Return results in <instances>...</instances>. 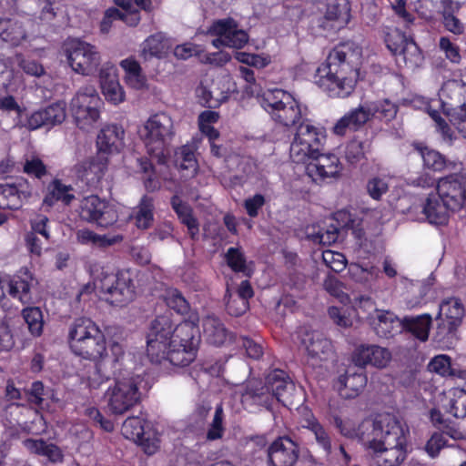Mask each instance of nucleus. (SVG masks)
<instances>
[{
	"mask_svg": "<svg viewBox=\"0 0 466 466\" xmlns=\"http://www.w3.org/2000/svg\"><path fill=\"white\" fill-rule=\"evenodd\" d=\"M172 317V313L167 311L152 320L147 335V355L149 360L163 358L164 350L170 343L178 342L176 335L180 324H175Z\"/></svg>",
	"mask_w": 466,
	"mask_h": 466,
	"instance_id": "10",
	"label": "nucleus"
},
{
	"mask_svg": "<svg viewBox=\"0 0 466 466\" xmlns=\"http://www.w3.org/2000/svg\"><path fill=\"white\" fill-rule=\"evenodd\" d=\"M268 466H294L299 458V447L289 437L276 439L268 448Z\"/></svg>",
	"mask_w": 466,
	"mask_h": 466,
	"instance_id": "22",
	"label": "nucleus"
},
{
	"mask_svg": "<svg viewBox=\"0 0 466 466\" xmlns=\"http://www.w3.org/2000/svg\"><path fill=\"white\" fill-rule=\"evenodd\" d=\"M362 428L371 429L370 433H362L361 441L377 466L402 464L408 454L409 429L395 415L379 414L373 423H364Z\"/></svg>",
	"mask_w": 466,
	"mask_h": 466,
	"instance_id": "1",
	"label": "nucleus"
},
{
	"mask_svg": "<svg viewBox=\"0 0 466 466\" xmlns=\"http://www.w3.org/2000/svg\"><path fill=\"white\" fill-rule=\"evenodd\" d=\"M107 166V157L96 155L78 163L75 168L79 179L88 187H96L106 174Z\"/></svg>",
	"mask_w": 466,
	"mask_h": 466,
	"instance_id": "24",
	"label": "nucleus"
},
{
	"mask_svg": "<svg viewBox=\"0 0 466 466\" xmlns=\"http://www.w3.org/2000/svg\"><path fill=\"white\" fill-rule=\"evenodd\" d=\"M121 432L126 439L141 441L146 435L144 420L140 417L127 418L122 424Z\"/></svg>",
	"mask_w": 466,
	"mask_h": 466,
	"instance_id": "46",
	"label": "nucleus"
},
{
	"mask_svg": "<svg viewBox=\"0 0 466 466\" xmlns=\"http://www.w3.org/2000/svg\"><path fill=\"white\" fill-rule=\"evenodd\" d=\"M124 129L116 125L102 128L96 137L97 155L118 153L124 147Z\"/></svg>",
	"mask_w": 466,
	"mask_h": 466,
	"instance_id": "27",
	"label": "nucleus"
},
{
	"mask_svg": "<svg viewBox=\"0 0 466 466\" xmlns=\"http://www.w3.org/2000/svg\"><path fill=\"white\" fill-rule=\"evenodd\" d=\"M464 316L465 309L459 299H443L439 306V313L436 318L440 322L437 326L435 339L438 342H447L453 338Z\"/></svg>",
	"mask_w": 466,
	"mask_h": 466,
	"instance_id": "14",
	"label": "nucleus"
},
{
	"mask_svg": "<svg viewBox=\"0 0 466 466\" xmlns=\"http://www.w3.org/2000/svg\"><path fill=\"white\" fill-rule=\"evenodd\" d=\"M323 287L328 293L338 298L341 302L349 300V297L343 291L342 283L336 277L328 276L323 282Z\"/></svg>",
	"mask_w": 466,
	"mask_h": 466,
	"instance_id": "62",
	"label": "nucleus"
},
{
	"mask_svg": "<svg viewBox=\"0 0 466 466\" xmlns=\"http://www.w3.org/2000/svg\"><path fill=\"white\" fill-rule=\"evenodd\" d=\"M241 400L247 408L262 406L269 409L273 403V395L270 392L268 382L263 385L260 381L250 380L246 385Z\"/></svg>",
	"mask_w": 466,
	"mask_h": 466,
	"instance_id": "31",
	"label": "nucleus"
},
{
	"mask_svg": "<svg viewBox=\"0 0 466 466\" xmlns=\"http://www.w3.org/2000/svg\"><path fill=\"white\" fill-rule=\"evenodd\" d=\"M140 376L117 379L105 393V401L111 413L122 415L137 405L141 399Z\"/></svg>",
	"mask_w": 466,
	"mask_h": 466,
	"instance_id": "9",
	"label": "nucleus"
},
{
	"mask_svg": "<svg viewBox=\"0 0 466 466\" xmlns=\"http://www.w3.org/2000/svg\"><path fill=\"white\" fill-rule=\"evenodd\" d=\"M202 326L203 335L210 344L220 346L230 339V336L223 323L215 316H207L204 318Z\"/></svg>",
	"mask_w": 466,
	"mask_h": 466,
	"instance_id": "36",
	"label": "nucleus"
},
{
	"mask_svg": "<svg viewBox=\"0 0 466 466\" xmlns=\"http://www.w3.org/2000/svg\"><path fill=\"white\" fill-rule=\"evenodd\" d=\"M17 64L23 71L34 76H40L44 74L45 70L42 65L35 60L25 58L19 55L16 56Z\"/></svg>",
	"mask_w": 466,
	"mask_h": 466,
	"instance_id": "63",
	"label": "nucleus"
},
{
	"mask_svg": "<svg viewBox=\"0 0 466 466\" xmlns=\"http://www.w3.org/2000/svg\"><path fill=\"white\" fill-rule=\"evenodd\" d=\"M428 369L430 371L441 376H451L454 374L451 369V358L443 354L434 357L430 361Z\"/></svg>",
	"mask_w": 466,
	"mask_h": 466,
	"instance_id": "56",
	"label": "nucleus"
},
{
	"mask_svg": "<svg viewBox=\"0 0 466 466\" xmlns=\"http://www.w3.org/2000/svg\"><path fill=\"white\" fill-rule=\"evenodd\" d=\"M77 243L95 248H107L122 241L121 235H99L88 228H81L76 232Z\"/></svg>",
	"mask_w": 466,
	"mask_h": 466,
	"instance_id": "35",
	"label": "nucleus"
},
{
	"mask_svg": "<svg viewBox=\"0 0 466 466\" xmlns=\"http://www.w3.org/2000/svg\"><path fill=\"white\" fill-rule=\"evenodd\" d=\"M339 237V229L335 226H329L326 230H319L318 233L312 235L314 242L322 245H331L335 243Z\"/></svg>",
	"mask_w": 466,
	"mask_h": 466,
	"instance_id": "64",
	"label": "nucleus"
},
{
	"mask_svg": "<svg viewBox=\"0 0 466 466\" xmlns=\"http://www.w3.org/2000/svg\"><path fill=\"white\" fill-rule=\"evenodd\" d=\"M325 140L321 127L313 125L309 119H303L297 127L289 147V156L295 163H307L316 156Z\"/></svg>",
	"mask_w": 466,
	"mask_h": 466,
	"instance_id": "8",
	"label": "nucleus"
},
{
	"mask_svg": "<svg viewBox=\"0 0 466 466\" xmlns=\"http://www.w3.org/2000/svg\"><path fill=\"white\" fill-rule=\"evenodd\" d=\"M225 257L228 267L232 270L242 273L248 272L246 258L239 248H229Z\"/></svg>",
	"mask_w": 466,
	"mask_h": 466,
	"instance_id": "55",
	"label": "nucleus"
},
{
	"mask_svg": "<svg viewBox=\"0 0 466 466\" xmlns=\"http://www.w3.org/2000/svg\"><path fill=\"white\" fill-rule=\"evenodd\" d=\"M177 165L179 169L187 172V176H194L198 170V162L193 148L190 146H183L177 153Z\"/></svg>",
	"mask_w": 466,
	"mask_h": 466,
	"instance_id": "49",
	"label": "nucleus"
},
{
	"mask_svg": "<svg viewBox=\"0 0 466 466\" xmlns=\"http://www.w3.org/2000/svg\"><path fill=\"white\" fill-rule=\"evenodd\" d=\"M458 131L466 137V106L443 111Z\"/></svg>",
	"mask_w": 466,
	"mask_h": 466,
	"instance_id": "60",
	"label": "nucleus"
},
{
	"mask_svg": "<svg viewBox=\"0 0 466 466\" xmlns=\"http://www.w3.org/2000/svg\"><path fill=\"white\" fill-rule=\"evenodd\" d=\"M223 420L224 410L222 405L219 404L216 407L212 423L207 433V438L208 440L214 441L222 437L224 432Z\"/></svg>",
	"mask_w": 466,
	"mask_h": 466,
	"instance_id": "58",
	"label": "nucleus"
},
{
	"mask_svg": "<svg viewBox=\"0 0 466 466\" xmlns=\"http://www.w3.org/2000/svg\"><path fill=\"white\" fill-rule=\"evenodd\" d=\"M322 260L328 268L335 272H341L347 264L346 258L342 253L329 249L322 252Z\"/></svg>",
	"mask_w": 466,
	"mask_h": 466,
	"instance_id": "57",
	"label": "nucleus"
},
{
	"mask_svg": "<svg viewBox=\"0 0 466 466\" xmlns=\"http://www.w3.org/2000/svg\"><path fill=\"white\" fill-rule=\"evenodd\" d=\"M101 99L94 86L80 89L71 101V110L77 127L88 131L99 119Z\"/></svg>",
	"mask_w": 466,
	"mask_h": 466,
	"instance_id": "12",
	"label": "nucleus"
},
{
	"mask_svg": "<svg viewBox=\"0 0 466 466\" xmlns=\"http://www.w3.org/2000/svg\"><path fill=\"white\" fill-rule=\"evenodd\" d=\"M67 340L72 352L84 359L99 360L106 354L105 335L88 318L76 319L70 324Z\"/></svg>",
	"mask_w": 466,
	"mask_h": 466,
	"instance_id": "3",
	"label": "nucleus"
},
{
	"mask_svg": "<svg viewBox=\"0 0 466 466\" xmlns=\"http://www.w3.org/2000/svg\"><path fill=\"white\" fill-rule=\"evenodd\" d=\"M99 79L102 92L106 99L115 105L124 101L125 93L116 75V68L106 63L99 69Z\"/></svg>",
	"mask_w": 466,
	"mask_h": 466,
	"instance_id": "26",
	"label": "nucleus"
},
{
	"mask_svg": "<svg viewBox=\"0 0 466 466\" xmlns=\"http://www.w3.org/2000/svg\"><path fill=\"white\" fill-rule=\"evenodd\" d=\"M450 206L446 205V201L441 200L439 194H430L423 206V213L431 224L444 225L448 222Z\"/></svg>",
	"mask_w": 466,
	"mask_h": 466,
	"instance_id": "34",
	"label": "nucleus"
},
{
	"mask_svg": "<svg viewBox=\"0 0 466 466\" xmlns=\"http://www.w3.org/2000/svg\"><path fill=\"white\" fill-rule=\"evenodd\" d=\"M259 103L274 121L286 127L302 121L308 113L306 106L282 89L267 90Z\"/></svg>",
	"mask_w": 466,
	"mask_h": 466,
	"instance_id": "6",
	"label": "nucleus"
},
{
	"mask_svg": "<svg viewBox=\"0 0 466 466\" xmlns=\"http://www.w3.org/2000/svg\"><path fill=\"white\" fill-rule=\"evenodd\" d=\"M154 203L153 199L147 196H144L136 211V225L139 228H148L154 219Z\"/></svg>",
	"mask_w": 466,
	"mask_h": 466,
	"instance_id": "45",
	"label": "nucleus"
},
{
	"mask_svg": "<svg viewBox=\"0 0 466 466\" xmlns=\"http://www.w3.org/2000/svg\"><path fill=\"white\" fill-rule=\"evenodd\" d=\"M208 33L217 37L212 40L216 48L228 46L231 48H242L248 41V34L239 29L238 24L232 18L220 19L213 23Z\"/></svg>",
	"mask_w": 466,
	"mask_h": 466,
	"instance_id": "19",
	"label": "nucleus"
},
{
	"mask_svg": "<svg viewBox=\"0 0 466 466\" xmlns=\"http://www.w3.org/2000/svg\"><path fill=\"white\" fill-rule=\"evenodd\" d=\"M397 112L398 106L389 99L360 105L341 116L333 126L332 131L335 135L342 137L348 131L359 130L372 117L390 121L395 118Z\"/></svg>",
	"mask_w": 466,
	"mask_h": 466,
	"instance_id": "4",
	"label": "nucleus"
},
{
	"mask_svg": "<svg viewBox=\"0 0 466 466\" xmlns=\"http://www.w3.org/2000/svg\"><path fill=\"white\" fill-rule=\"evenodd\" d=\"M72 187L62 184L59 180H55L49 186V193L45 198V202L53 205L56 201H62L66 205H69L75 198L71 193Z\"/></svg>",
	"mask_w": 466,
	"mask_h": 466,
	"instance_id": "44",
	"label": "nucleus"
},
{
	"mask_svg": "<svg viewBox=\"0 0 466 466\" xmlns=\"http://www.w3.org/2000/svg\"><path fill=\"white\" fill-rule=\"evenodd\" d=\"M225 299L227 300V310L232 316H240L248 309V301L237 297L228 286L227 288Z\"/></svg>",
	"mask_w": 466,
	"mask_h": 466,
	"instance_id": "53",
	"label": "nucleus"
},
{
	"mask_svg": "<svg viewBox=\"0 0 466 466\" xmlns=\"http://www.w3.org/2000/svg\"><path fill=\"white\" fill-rule=\"evenodd\" d=\"M416 149L419 151L425 167L431 169L435 172H441L451 166V162L448 161L444 156L440 152L431 149L427 147H417Z\"/></svg>",
	"mask_w": 466,
	"mask_h": 466,
	"instance_id": "42",
	"label": "nucleus"
},
{
	"mask_svg": "<svg viewBox=\"0 0 466 466\" xmlns=\"http://www.w3.org/2000/svg\"><path fill=\"white\" fill-rule=\"evenodd\" d=\"M436 191L441 200L446 201L452 212L466 210V176L450 175L440 178Z\"/></svg>",
	"mask_w": 466,
	"mask_h": 466,
	"instance_id": "17",
	"label": "nucleus"
},
{
	"mask_svg": "<svg viewBox=\"0 0 466 466\" xmlns=\"http://www.w3.org/2000/svg\"><path fill=\"white\" fill-rule=\"evenodd\" d=\"M5 279V290L12 298L17 299L22 304L30 302V284L26 279H22L19 276L7 278Z\"/></svg>",
	"mask_w": 466,
	"mask_h": 466,
	"instance_id": "43",
	"label": "nucleus"
},
{
	"mask_svg": "<svg viewBox=\"0 0 466 466\" xmlns=\"http://www.w3.org/2000/svg\"><path fill=\"white\" fill-rule=\"evenodd\" d=\"M366 384L367 376L364 373L347 371L338 378L335 387L342 398L354 399L360 395Z\"/></svg>",
	"mask_w": 466,
	"mask_h": 466,
	"instance_id": "33",
	"label": "nucleus"
},
{
	"mask_svg": "<svg viewBox=\"0 0 466 466\" xmlns=\"http://www.w3.org/2000/svg\"><path fill=\"white\" fill-rule=\"evenodd\" d=\"M300 346L307 354V363L317 367L326 361L333 353L331 341L318 331H301Z\"/></svg>",
	"mask_w": 466,
	"mask_h": 466,
	"instance_id": "20",
	"label": "nucleus"
},
{
	"mask_svg": "<svg viewBox=\"0 0 466 466\" xmlns=\"http://www.w3.org/2000/svg\"><path fill=\"white\" fill-rule=\"evenodd\" d=\"M138 134L147 153L160 161L175 137L173 119L166 113L155 114L141 126Z\"/></svg>",
	"mask_w": 466,
	"mask_h": 466,
	"instance_id": "5",
	"label": "nucleus"
},
{
	"mask_svg": "<svg viewBox=\"0 0 466 466\" xmlns=\"http://www.w3.org/2000/svg\"><path fill=\"white\" fill-rule=\"evenodd\" d=\"M66 118L65 106L61 103L53 104L46 108L34 112L27 119L29 129H37L44 126L61 124Z\"/></svg>",
	"mask_w": 466,
	"mask_h": 466,
	"instance_id": "30",
	"label": "nucleus"
},
{
	"mask_svg": "<svg viewBox=\"0 0 466 466\" xmlns=\"http://www.w3.org/2000/svg\"><path fill=\"white\" fill-rule=\"evenodd\" d=\"M79 215L82 219L95 222L103 228L113 225L118 218L115 208L96 195L87 196L81 200Z\"/></svg>",
	"mask_w": 466,
	"mask_h": 466,
	"instance_id": "18",
	"label": "nucleus"
},
{
	"mask_svg": "<svg viewBox=\"0 0 466 466\" xmlns=\"http://www.w3.org/2000/svg\"><path fill=\"white\" fill-rule=\"evenodd\" d=\"M300 424L302 428L308 429L312 432L317 443L327 454L330 453L331 441L329 435L310 411L305 410Z\"/></svg>",
	"mask_w": 466,
	"mask_h": 466,
	"instance_id": "37",
	"label": "nucleus"
},
{
	"mask_svg": "<svg viewBox=\"0 0 466 466\" xmlns=\"http://www.w3.org/2000/svg\"><path fill=\"white\" fill-rule=\"evenodd\" d=\"M23 317L34 336H39L43 329V318L41 310L36 308H26L23 310Z\"/></svg>",
	"mask_w": 466,
	"mask_h": 466,
	"instance_id": "54",
	"label": "nucleus"
},
{
	"mask_svg": "<svg viewBox=\"0 0 466 466\" xmlns=\"http://www.w3.org/2000/svg\"><path fill=\"white\" fill-rule=\"evenodd\" d=\"M385 43L400 65L414 69L422 64L423 55L417 44L400 30L390 29L385 35Z\"/></svg>",
	"mask_w": 466,
	"mask_h": 466,
	"instance_id": "15",
	"label": "nucleus"
},
{
	"mask_svg": "<svg viewBox=\"0 0 466 466\" xmlns=\"http://www.w3.org/2000/svg\"><path fill=\"white\" fill-rule=\"evenodd\" d=\"M370 147V142L368 139H359L358 137L350 140L345 147V157L350 163H356L365 157L366 153Z\"/></svg>",
	"mask_w": 466,
	"mask_h": 466,
	"instance_id": "47",
	"label": "nucleus"
},
{
	"mask_svg": "<svg viewBox=\"0 0 466 466\" xmlns=\"http://www.w3.org/2000/svg\"><path fill=\"white\" fill-rule=\"evenodd\" d=\"M0 37L12 46H19L28 41L29 33L24 21L5 18L0 20Z\"/></svg>",
	"mask_w": 466,
	"mask_h": 466,
	"instance_id": "32",
	"label": "nucleus"
},
{
	"mask_svg": "<svg viewBox=\"0 0 466 466\" xmlns=\"http://www.w3.org/2000/svg\"><path fill=\"white\" fill-rule=\"evenodd\" d=\"M30 196L31 188L26 181L0 185V208L17 209L21 207L23 200Z\"/></svg>",
	"mask_w": 466,
	"mask_h": 466,
	"instance_id": "29",
	"label": "nucleus"
},
{
	"mask_svg": "<svg viewBox=\"0 0 466 466\" xmlns=\"http://www.w3.org/2000/svg\"><path fill=\"white\" fill-rule=\"evenodd\" d=\"M361 49L347 43L332 49L318 67L314 82L331 97H346L352 93L358 78Z\"/></svg>",
	"mask_w": 466,
	"mask_h": 466,
	"instance_id": "2",
	"label": "nucleus"
},
{
	"mask_svg": "<svg viewBox=\"0 0 466 466\" xmlns=\"http://www.w3.org/2000/svg\"><path fill=\"white\" fill-rule=\"evenodd\" d=\"M342 170L339 157L334 154H319L308 160L306 172L315 182L336 178Z\"/></svg>",
	"mask_w": 466,
	"mask_h": 466,
	"instance_id": "21",
	"label": "nucleus"
},
{
	"mask_svg": "<svg viewBox=\"0 0 466 466\" xmlns=\"http://www.w3.org/2000/svg\"><path fill=\"white\" fill-rule=\"evenodd\" d=\"M171 205L180 221L187 226L190 237L195 238L198 235L199 228L197 219L192 215L191 208L177 196L172 198Z\"/></svg>",
	"mask_w": 466,
	"mask_h": 466,
	"instance_id": "40",
	"label": "nucleus"
},
{
	"mask_svg": "<svg viewBox=\"0 0 466 466\" xmlns=\"http://www.w3.org/2000/svg\"><path fill=\"white\" fill-rule=\"evenodd\" d=\"M96 289L107 302L119 307L127 305L136 297V288L128 271L103 272L96 281Z\"/></svg>",
	"mask_w": 466,
	"mask_h": 466,
	"instance_id": "11",
	"label": "nucleus"
},
{
	"mask_svg": "<svg viewBox=\"0 0 466 466\" xmlns=\"http://www.w3.org/2000/svg\"><path fill=\"white\" fill-rule=\"evenodd\" d=\"M66 56L71 68L82 76L95 75L101 64L97 47L80 39H73L68 43Z\"/></svg>",
	"mask_w": 466,
	"mask_h": 466,
	"instance_id": "13",
	"label": "nucleus"
},
{
	"mask_svg": "<svg viewBox=\"0 0 466 466\" xmlns=\"http://www.w3.org/2000/svg\"><path fill=\"white\" fill-rule=\"evenodd\" d=\"M360 307L372 309L369 312L366 319L379 337L389 339L402 329L403 319H399L390 310L375 308L373 301L370 298L361 299Z\"/></svg>",
	"mask_w": 466,
	"mask_h": 466,
	"instance_id": "16",
	"label": "nucleus"
},
{
	"mask_svg": "<svg viewBox=\"0 0 466 466\" xmlns=\"http://www.w3.org/2000/svg\"><path fill=\"white\" fill-rule=\"evenodd\" d=\"M332 421L337 429H339V432L349 438H355L358 437L361 441V435L369 434L371 431V429L367 430L365 428H362V425L364 423H373V421L365 420L363 421L358 429H356L355 424L350 420H343L341 418H339L338 415L332 416Z\"/></svg>",
	"mask_w": 466,
	"mask_h": 466,
	"instance_id": "48",
	"label": "nucleus"
},
{
	"mask_svg": "<svg viewBox=\"0 0 466 466\" xmlns=\"http://www.w3.org/2000/svg\"><path fill=\"white\" fill-rule=\"evenodd\" d=\"M442 111L466 106V84L460 80L446 81L439 91Z\"/></svg>",
	"mask_w": 466,
	"mask_h": 466,
	"instance_id": "28",
	"label": "nucleus"
},
{
	"mask_svg": "<svg viewBox=\"0 0 466 466\" xmlns=\"http://www.w3.org/2000/svg\"><path fill=\"white\" fill-rule=\"evenodd\" d=\"M137 165L144 173V184L148 191H155L160 187V181L155 176L154 168L151 162L144 157L137 158Z\"/></svg>",
	"mask_w": 466,
	"mask_h": 466,
	"instance_id": "52",
	"label": "nucleus"
},
{
	"mask_svg": "<svg viewBox=\"0 0 466 466\" xmlns=\"http://www.w3.org/2000/svg\"><path fill=\"white\" fill-rule=\"evenodd\" d=\"M23 170L28 176L42 178L46 174V167L38 156L27 154L25 156Z\"/></svg>",
	"mask_w": 466,
	"mask_h": 466,
	"instance_id": "51",
	"label": "nucleus"
},
{
	"mask_svg": "<svg viewBox=\"0 0 466 466\" xmlns=\"http://www.w3.org/2000/svg\"><path fill=\"white\" fill-rule=\"evenodd\" d=\"M389 189V183L386 177H375L370 178L367 184L369 195L373 199H380Z\"/></svg>",
	"mask_w": 466,
	"mask_h": 466,
	"instance_id": "61",
	"label": "nucleus"
},
{
	"mask_svg": "<svg viewBox=\"0 0 466 466\" xmlns=\"http://www.w3.org/2000/svg\"><path fill=\"white\" fill-rule=\"evenodd\" d=\"M432 319L430 314H422L415 318H404L402 329H408L420 341H426L429 338Z\"/></svg>",
	"mask_w": 466,
	"mask_h": 466,
	"instance_id": "41",
	"label": "nucleus"
},
{
	"mask_svg": "<svg viewBox=\"0 0 466 466\" xmlns=\"http://www.w3.org/2000/svg\"><path fill=\"white\" fill-rule=\"evenodd\" d=\"M171 48L170 42L162 33L148 36L142 44L141 56L145 59L162 57Z\"/></svg>",
	"mask_w": 466,
	"mask_h": 466,
	"instance_id": "38",
	"label": "nucleus"
},
{
	"mask_svg": "<svg viewBox=\"0 0 466 466\" xmlns=\"http://www.w3.org/2000/svg\"><path fill=\"white\" fill-rule=\"evenodd\" d=\"M120 66L125 71V80L129 86L135 89H142L146 86L147 78L137 61L128 57L120 62Z\"/></svg>",
	"mask_w": 466,
	"mask_h": 466,
	"instance_id": "39",
	"label": "nucleus"
},
{
	"mask_svg": "<svg viewBox=\"0 0 466 466\" xmlns=\"http://www.w3.org/2000/svg\"><path fill=\"white\" fill-rule=\"evenodd\" d=\"M450 412L455 418L466 417V391L460 389L453 390V398L451 400Z\"/></svg>",
	"mask_w": 466,
	"mask_h": 466,
	"instance_id": "59",
	"label": "nucleus"
},
{
	"mask_svg": "<svg viewBox=\"0 0 466 466\" xmlns=\"http://www.w3.org/2000/svg\"><path fill=\"white\" fill-rule=\"evenodd\" d=\"M267 381L273 395V401L276 400L285 407L293 405L296 387L284 371L274 370L267 377Z\"/></svg>",
	"mask_w": 466,
	"mask_h": 466,
	"instance_id": "25",
	"label": "nucleus"
},
{
	"mask_svg": "<svg viewBox=\"0 0 466 466\" xmlns=\"http://www.w3.org/2000/svg\"><path fill=\"white\" fill-rule=\"evenodd\" d=\"M176 336L178 338V342L170 343L164 350L163 358L150 360L151 362L164 366L170 364L176 367H185L194 361L200 339L193 322L180 323Z\"/></svg>",
	"mask_w": 466,
	"mask_h": 466,
	"instance_id": "7",
	"label": "nucleus"
},
{
	"mask_svg": "<svg viewBox=\"0 0 466 466\" xmlns=\"http://www.w3.org/2000/svg\"><path fill=\"white\" fill-rule=\"evenodd\" d=\"M352 358L354 363L359 367L370 365L378 369H384L391 361L392 354L387 348L370 344L359 346Z\"/></svg>",
	"mask_w": 466,
	"mask_h": 466,
	"instance_id": "23",
	"label": "nucleus"
},
{
	"mask_svg": "<svg viewBox=\"0 0 466 466\" xmlns=\"http://www.w3.org/2000/svg\"><path fill=\"white\" fill-rule=\"evenodd\" d=\"M167 306L179 314H186L189 310V304L180 291L176 289H167L164 294Z\"/></svg>",
	"mask_w": 466,
	"mask_h": 466,
	"instance_id": "50",
	"label": "nucleus"
}]
</instances>
